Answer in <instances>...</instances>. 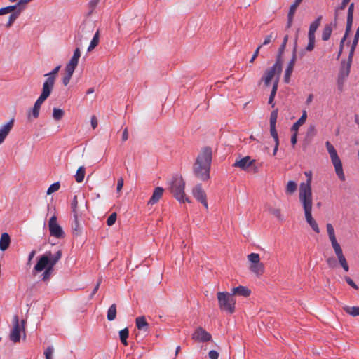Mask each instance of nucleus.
I'll list each match as a JSON object with an SVG mask.
<instances>
[{"mask_svg": "<svg viewBox=\"0 0 359 359\" xmlns=\"http://www.w3.org/2000/svg\"><path fill=\"white\" fill-rule=\"evenodd\" d=\"M278 118V109L273 110L270 115V126L276 124Z\"/></svg>", "mask_w": 359, "mask_h": 359, "instance_id": "nucleus-47", "label": "nucleus"}, {"mask_svg": "<svg viewBox=\"0 0 359 359\" xmlns=\"http://www.w3.org/2000/svg\"><path fill=\"white\" fill-rule=\"evenodd\" d=\"M123 178H120L118 180V182H117V191H120L121 190V189L123 188Z\"/></svg>", "mask_w": 359, "mask_h": 359, "instance_id": "nucleus-63", "label": "nucleus"}, {"mask_svg": "<svg viewBox=\"0 0 359 359\" xmlns=\"http://www.w3.org/2000/svg\"><path fill=\"white\" fill-rule=\"evenodd\" d=\"M333 27H334V25H332V23L327 24L325 25L323 30L322 32V40L323 41H326L329 40L330 35L332 34Z\"/></svg>", "mask_w": 359, "mask_h": 359, "instance_id": "nucleus-28", "label": "nucleus"}, {"mask_svg": "<svg viewBox=\"0 0 359 359\" xmlns=\"http://www.w3.org/2000/svg\"><path fill=\"white\" fill-rule=\"evenodd\" d=\"M59 255L58 261L61 259L62 251L61 250H57L54 254H52L50 251L46 252L42 256H41L35 265L34 270L36 272H41L45 270L49 266H51L52 261Z\"/></svg>", "mask_w": 359, "mask_h": 359, "instance_id": "nucleus-7", "label": "nucleus"}, {"mask_svg": "<svg viewBox=\"0 0 359 359\" xmlns=\"http://www.w3.org/2000/svg\"><path fill=\"white\" fill-rule=\"evenodd\" d=\"M219 307L222 311L228 313L235 311L236 299L231 293L228 292H218L217 294Z\"/></svg>", "mask_w": 359, "mask_h": 359, "instance_id": "nucleus-5", "label": "nucleus"}, {"mask_svg": "<svg viewBox=\"0 0 359 359\" xmlns=\"http://www.w3.org/2000/svg\"><path fill=\"white\" fill-rule=\"evenodd\" d=\"M53 351L54 349L53 346H50L47 347L44 351V355L46 357V359H52Z\"/></svg>", "mask_w": 359, "mask_h": 359, "instance_id": "nucleus-49", "label": "nucleus"}, {"mask_svg": "<svg viewBox=\"0 0 359 359\" xmlns=\"http://www.w3.org/2000/svg\"><path fill=\"white\" fill-rule=\"evenodd\" d=\"M136 326L138 330L144 332H147L149 330V324L146 320L144 316H139L135 319Z\"/></svg>", "mask_w": 359, "mask_h": 359, "instance_id": "nucleus-23", "label": "nucleus"}, {"mask_svg": "<svg viewBox=\"0 0 359 359\" xmlns=\"http://www.w3.org/2000/svg\"><path fill=\"white\" fill-rule=\"evenodd\" d=\"M101 282H102V279L101 278H99V280H97V283L96 284V285L95 286L93 290L92 291V292L90 293V296H89V298L90 299H92L94 295L96 294V292H97V290H99V287H100V285L101 284Z\"/></svg>", "mask_w": 359, "mask_h": 359, "instance_id": "nucleus-56", "label": "nucleus"}, {"mask_svg": "<svg viewBox=\"0 0 359 359\" xmlns=\"http://www.w3.org/2000/svg\"><path fill=\"white\" fill-rule=\"evenodd\" d=\"M270 133L275 142H279L278 133L276 129V125L270 126Z\"/></svg>", "mask_w": 359, "mask_h": 359, "instance_id": "nucleus-51", "label": "nucleus"}, {"mask_svg": "<svg viewBox=\"0 0 359 359\" xmlns=\"http://www.w3.org/2000/svg\"><path fill=\"white\" fill-rule=\"evenodd\" d=\"M58 257L59 255L52 261L51 266H49L47 269H45L44 272L42 274V280L46 281L49 280L52 271L53 270V266L57 264L58 262Z\"/></svg>", "mask_w": 359, "mask_h": 359, "instance_id": "nucleus-26", "label": "nucleus"}, {"mask_svg": "<svg viewBox=\"0 0 359 359\" xmlns=\"http://www.w3.org/2000/svg\"><path fill=\"white\" fill-rule=\"evenodd\" d=\"M305 176L307 177L306 182H302L299 186V199L304 210L306 222L311 229L317 233H320V229L316 221L312 216L313 209V194L311 189L312 172L306 171Z\"/></svg>", "mask_w": 359, "mask_h": 359, "instance_id": "nucleus-1", "label": "nucleus"}, {"mask_svg": "<svg viewBox=\"0 0 359 359\" xmlns=\"http://www.w3.org/2000/svg\"><path fill=\"white\" fill-rule=\"evenodd\" d=\"M231 294H233V297L234 295L238 294L240 296L247 297L250 296V294H251V291L248 287L240 285L238 287H233L232 289Z\"/></svg>", "mask_w": 359, "mask_h": 359, "instance_id": "nucleus-22", "label": "nucleus"}, {"mask_svg": "<svg viewBox=\"0 0 359 359\" xmlns=\"http://www.w3.org/2000/svg\"><path fill=\"white\" fill-rule=\"evenodd\" d=\"M184 187L185 182L182 177H174L170 184V190L177 201L189 203V200L184 193Z\"/></svg>", "mask_w": 359, "mask_h": 359, "instance_id": "nucleus-4", "label": "nucleus"}, {"mask_svg": "<svg viewBox=\"0 0 359 359\" xmlns=\"http://www.w3.org/2000/svg\"><path fill=\"white\" fill-rule=\"evenodd\" d=\"M72 210L73 212V215H80L82 214L81 211H80L78 208V200H77V196H74V198L72 202Z\"/></svg>", "mask_w": 359, "mask_h": 359, "instance_id": "nucleus-38", "label": "nucleus"}, {"mask_svg": "<svg viewBox=\"0 0 359 359\" xmlns=\"http://www.w3.org/2000/svg\"><path fill=\"white\" fill-rule=\"evenodd\" d=\"M116 317V305L113 304L107 311V319L109 321L114 320Z\"/></svg>", "mask_w": 359, "mask_h": 359, "instance_id": "nucleus-34", "label": "nucleus"}, {"mask_svg": "<svg viewBox=\"0 0 359 359\" xmlns=\"http://www.w3.org/2000/svg\"><path fill=\"white\" fill-rule=\"evenodd\" d=\"M344 309L347 313H348L353 316H359V307L358 306H346L344 308Z\"/></svg>", "mask_w": 359, "mask_h": 359, "instance_id": "nucleus-37", "label": "nucleus"}, {"mask_svg": "<svg viewBox=\"0 0 359 359\" xmlns=\"http://www.w3.org/2000/svg\"><path fill=\"white\" fill-rule=\"evenodd\" d=\"M45 100H46L41 99V97H39V98L35 102L34 107L32 108V116L34 118H37L39 117L41 106L44 102Z\"/></svg>", "mask_w": 359, "mask_h": 359, "instance_id": "nucleus-27", "label": "nucleus"}, {"mask_svg": "<svg viewBox=\"0 0 359 359\" xmlns=\"http://www.w3.org/2000/svg\"><path fill=\"white\" fill-rule=\"evenodd\" d=\"M278 36V34L277 33H275L273 32H271L270 34H269L268 36H266L265 38H264V42L262 43L261 46V47L262 46H266V45H268L269 43H270L271 41H274Z\"/></svg>", "mask_w": 359, "mask_h": 359, "instance_id": "nucleus-40", "label": "nucleus"}, {"mask_svg": "<svg viewBox=\"0 0 359 359\" xmlns=\"http://www.w3.org/2000/svg\"><path fill=\"white\" fill-rule=\"evenodd\" d=\"M309 43L306 48V50L312 51L315 47V37H308Z\"/></svg>", "mask_w": 359, "mask_h": 359, "instance_id": "nucleus-48", "label": "nucleus"}, {"mask_svg": "<svg viewBox=\"0 0 359 359\" xmlns=\"http://www.w3.org/2000/svg\"><path fill=\"white\" fill-rule=\"evenodd\" d=\"M326 262L330 268L334 269L337 266V262L334 257H330L326 259Z\"/></svg>", "mask_w": 359, "mask_h": 359, "instance_id": "nucleus-53", "label": "nucleus"}, {"mask_svg": "<svg viewBox=\"0 0 359 359\" xmlns=\"http://www.w3.org/2000/svg\"><path fill=\"white\" fill-rule=\"evenodd\" d=\"M73 220L71 224L72 233L74 236H80L83 229V214L73 215Z\"/></svg>", "mask_w": 359, "mask_h": 359, "instance_id": "nucleus-14", "label": "nucleus"}, {"mask_svg": "<svg viewBox=\"0 0 359 359\" xmlns=\"http://www.w3.org/2000/svg\"><path fill=\"white\" fill-rule=\"evenodd\" d=\"M295 62H296V53H295V50H294L293 53L292 59L290 60V62L288 63L287 67L285 71L284 81L286 83H288L290 82V76L293 72Z\"/></svg>", "mask_w": 359, "mask_h": 359, "instance_id": "nucleus-18", "label": "nucleus"}, {"mask_svg": "<svg viewBox=\"0 0 359 359\" xmlns=\"http://www.w3.org/2000/svg\"><path fill=\"white\" fill-rule=\"evenodd\" d=\"M270 212L277 217L280 221L283 220V215L281 214V210L278 208H271L270 209Z\"/></svg>", "mask_w": 359, "mask_h": 359, "instance_id": "nucleus-45", "label": "nucleus"}, {"mask_svg": "<svg viewBox=\"0 0 359 359\" xmlns=\"http://www.w3.org/2000/svg\"><path fill=\"white\" fill-rule=\"evenodd\" d=\"M344 279H345L346 282L347 283V284L349 285L351 287H352L353 288H354L355 290L358 289V285L353 282V280L350 277L345 276Z\"/></svg>", "mask_w": 359, "mask_h": 359, "instance_id": "nucleus-58", "label": "nucleus"}, {"mask_svg": "<svg viewBox=\"0 0 359 359\" xmlns=\"http://www.w3.org/2000/svg\"><path fill=\"white\" fill-rule=\"evenodd\" d=\"M25 320H21V324L19 323L18 316H15L13 319V328L10 333V339L14 343L20 341V332L22 331L25 333Z\"/></svg>", "mask_w": 359, "mask_h": 359, "instance_id": "nucleus-11", "label": "nucleus"}, {"mask_svg": "<svg viewBox=\"0 0 359 359\" xmlns=\"http://www.w3.org/2000/svg\"><path fill=\"white\" fill-rule=\"evenodd\" d=\"M353 57H348V60H343L341 62V66L337 78V85L339 90H343V87L345 81L348 78L351 71V67L352 63Z\"/></svg>", "mask_w": 359, "mask_h": 359, "instance_id": "nucleus-9", "label": "nucleus"}, {"mask_svg": "<svg viewBox=\"0 0 359 359\" xmlns=\"http://www.w3.org/2000/svg\"><path fill=\"white\" fill-rule=\"evenodd\" d=\"M81 57V51L79 48H76L75 50L74 51V54L69 61V62L67 64L66 67H68L69 69H72L73 70H75L76 67L78 65L79 58Z\"/></svg>", "mask_w": 359, "mask_h": 359, "instance_id": "nucleus-20", "label": "nucleus"}, {"mask_svg": "<svg viewBox=\"0 0 359 359\" xmlns=\"http://www.w3.org/2000/svg\"><path fill=\"white\" fill-rule=\"evenodd\" d=\"M60 69V65L55 67L50 72L46 74L44 76L47 79H52L53 81L55 82L56 76L58 74V72Z\"/></svg>", "mask_w": 359, "mask_h": 359, "instance_id": "nucleus-41", "label": "nucleus"}, {"mask_svg": "<svg viewBox=\"0 0 359 359\" xmlns=\"http://www.w3.org/2000/svg\"><path fill=\"white\" fill-rule=\"evenodd\" d=\"M54 84L55 81H53L52 79L46 78L45 82L43 84L42 92L39 97L46 100L50 96L53 89Z\"/></svg>", "mask_w": 359, "mask_h": 359, "instance_id": "nucleus-16", "label": "nucleus"}, {"mask_svg": "<svg viewBox=\"0 0 359 359\" xmlns=\"http://www.w3.org/2000/svg\"><path fill=\"white\" fill-rule=\"evenodd\" d=\"M302 1L303 0H295L294 3L292 5H291L289 11H292L293 13H295L297 7Z\"/></svg>", "mask_w": 359, "mask_h": 359, "instance_id": "nucleus-59", "label": "nucleus"}, {"mask_svg": "<svg viewBox=\"0 0 359 359\" xmlns=\"http://www.w3.org/2000/svg\"><path fill=\"white\" fill-rule=\"evenodd\" d=\"M86 175V168L84 166H80L76 170L75 175V180L78 183H81L83 181Z\"/></svg>", "mask_w": 359, "mask_h": 359, "instance_id": "nucleus-30", "label": "nucleus"}, {"mask_svg": "<svg viewBox=\"0 0 359 359\" xmlns=\"http://www.w3.org/2000/svg\"><path fill=\"white\" fill-rule=\"evenodd\" d=\"M358 41L353 39V41L352 42L351 47V50H350V52H349V55H348V56L350 57H353L354 52L355 50V48H356V46L358 45Z\"/></svg>", "mask_w": 359, "mask_h": 359, "instance_id": "nucleus-55", "label": "nucleus"}, {"mask_svg": "<svg viewBox=\"0 0 359 359\" xmlns=\"http://www.w3.org/2000/svg\"><path fill=\"white\" fill-rule=\"evenodd\" d=\"M100 1V0H90V2L88 3V6L90 8V11L88 13L89 14H91L93 12V11L97 7V6Z\"/></svg>", "mask_w": 359, "mask_h": 359, "instance_id": "nucleus-50", "label": "nucleus"}, {"mask_svg": "<svg viewBox=\"0 0 359 359\" xmlns=\"http://www.w3.org/2000/svg\"><path fill=\"white\" fill-rule=\"evenodd\" d=\"M255 160H252L250 156H245L241 159H236L233 164V167L239 168L243 170H246L250 166L252 165Z\"/></svg>", "mask_w": 359, "mask_h": 359, "instance_id": "nucleus-17", "label": "nucleus"}, {"mask_svg": "<svg viewBox=\"0 0 359 359\" xmlns=\"http://www.w3.org/2000/svg\"><path fill=\"white\" fill-rule=\"evenodd\" d=\"M212 155L211 148L204 147L201 151L194 165V175L202 181H206L210 178Z\"/></svg>", "mask_w": 359, "mask_h": 359, "instance_id": "nucleus-2", "label": "nucleus"}, {"mask_svg": "<svg viewBox=\"0 0 359 359\" xmlns=\"http://www.w3.org/2000/svg\"><path fill=\"white\" fill-rule=\"evenodd\" d=\"M14 119H11L6 124L4 125L0 128V144L3 143L6 136L8 135L10 131L13 127Z\"/></svg>", "mask_w": 359, "mask_h": 359, "instance_id": "nucleus-19", "label": "nucleus"}, {"mask_svg": "<svg viewBox=\"0 0 359 359\" xmlns=\"http://www.w3.org/2000/svg\"><path fill=\"white\" fill-rule=\"evenodd\" d=\"M306 118H307L306 111H304L301 117L292 126V128H291L292 131L297 132L299 128L305 123Z\"/></svg>", "mask_w": 359, "mask_h": 359, "instance_id": "nucleus-29", "label": "nucleus"}, {"mask_svg": "<svg viewBox=\"0 0 359 359\" xmlns=\"http://www.w3.org/2000/svg\"><path fill=\"white\" fill-rule=\"evenodd\" d=\"M11 243L10 236L7 233H3L0 238V250L5 251L9 247Z\"/></svg>", "mask_w": 359, "mask_h": 359, "instance_id": "nucleus-25", "label": "nucleus"}, {"mask_svg": "<svg viewBox=\"0 0 359 359\" xmlns=\"http://www.w3.org/2000/svg\"><path fill=\"white\" fill-rule=\"evenodd\" d=\"M297 188V184L294 181H289L286 187V193L292 194L295 192Z\"/></svg>", "mask_w": 359, "mask_h": 359, "instance_id": "nucleus-39", "label": "nucleus"}, {"mask_svg": "<svg viewBox=\"0 0 359 359\" xmlns=\"http://www.w3.org/2000/svg\"><path fill=\"white\" fill-rule=\"evenodd\" d=\"M325 146L330 154L332 163L334 167L336 175H337L340 180L344 181L346 177L344 173L342 163L337 154L336 149L329 141H327L325 142Z\"/></svg>", "mask_w": 359, "mask_h": 359, "instance_id": "nucleus-6", "label": "nucleus"}, {"mask_svg": "<svg viewBox=\"0 0 359 359\" xmlns=\"http://www.w3.org/2000/svg\"><path fill=\"white\" fill-rule=\"evenodd\" d=\"M249 262V269L257 277L262 276L265 271L264 264L260 262L259 255L258 253H250L248 255Z\"/></svg>", "mask_w": 359, "mask_h": 359, "instance_id": "nucleus-8", "label": "nucleus"}, {"mask_svg": "<svg viewBox=\"0 0 359 359\" xmlns=\"http://www.w3.org/2000/svg\"><path fill=\"white\" fill-rule=\"evenodd\" d=\"M353 13H354V4L351 3L348 6L347 15L353 16Z\"/></svg>", "mask_w": 359, "mask_h": 359, "instance_id": "nucleus-64", "label": "nucleus"}, {"mask_svg": "<svg viewBox=\"0 0 359 359\" xmlns=\"http://www.w3.org/2000/svg\"><path fill=\"white\" fill-rule=\"evenodd\" d=\"M287 41H288V35H286V36H285V37L283 39V43L281 44L280 47L279 48V55H280L283 53Z\"/></svg>", "mask_w": 359, "mask_h": 359, "instance_id": "nucleus-57", "label": "nucleus"}, {"mask_svg": "<svg viewBox=\"0 0 359 359\" xmlns=\"http://www.w3.org/2000/svg\"><path fill=\"white\" fill-rule=\"evenodd\" d=\"M353 21V16L347 15L346 27V31H345L346 34H349V33L351 30Z\"/></svg>", "mask_w": 359, "mask_h": 359, "instance_id": "nucleus-44", "label": "nucleus"}, {"mask_svg": "<svg viewBox=\"0 0 359 359\" xmlns=\"http://www.w3.org/2000/svg\"><path fill=\"white\" fill-rule=\"evenodd\" d=\"M277 89H278V79H276L274 81L273 86L272 88L271 95L269 98V104H272V107H274V104H273V102L274 100V97L276 96Z\"/></svg>", "mask_w": 359, "mask_h": 359, "instance_id": "nucleus-36", "label": "nucleus"}, {"mask_svg": "<svg viewBox=\"0 0 359 359\" xmlns=\"http://www.w3.org/2000/svg\"><path fill=\"white\" fill-rule=\"evenodd\" d=\"M74 72V70L65 67V74L62 79V83L65 86L69 84Z\"/></svg>", "mask_w": 359, "mask_h": 359, "instance_id": "nucleus-32", "label": "nucleus"}, {"mask_svg": "<svg viewBox=\"0 0 359 359\" xmlns=\"http://www.w3.org/2000/svg\"><path fill=\"white\" fill-rule=\"evenodd\" d=\"M343 10L344 9L340 8V6H338L335 10L334 22H332V25H334V27H336L337 25V20H338V18L339 16V12H340V11H343Z\"/></svg>", "mask_w": 359, "mask_h": 359, "instance_id": "nucleus-54", "label": "nucleus"}, {"mask_svg": "<svg viewBox=\"0 0 359 359\" xmlns=\"http://www.w3.org/2000/svg\"><path fill=\"white\" fill-rule=\"evenodd\" d=\"M322 16L320 15L309 26L308 37H315V33L320 25Z\"/></svg>", "mask_w": 359, "mask_h": 359, "instance_id": "nucleus-24", "label": "nucleus"}, {"mask_svg": "<svg viewBox=\"0 0 359 359\" xmlns=\"http://www.w3.org/2000/svg\"><path fill=\"white\" fill-rule=\"evenodd\" d=\"M192 194H193V196H194V198L197 201L201 202L206 209L208 208L206 194L204 191V190L203 189L201 184H199L196 185L193 188Z\"/></svg>", "mask_w": 359, "mask_h": 359, "instance_id": "nucleus-13", "label": "nucleus"}, {"mask_svg": "<svg viewBox=\"0 0 359 359\" xmlns=\"http://www.w3.org/2000/svg\"><path fill=\"white\" fill-rule=\"evenodd\" d=\"M294 13H293L292 11H289L288 19H287V27L288 28H290L292 26Z\"/></svg>", "mask_w": 359, "mask_h": 359, "instance_id": "nucleus-60", "label": "nucleus"}, {"mask_svg": "<svg viewBox=\"0 0 359 359\" xmlns=\"http://www.w3.org/2000/svg\"><path fill=\"white\" fill-rule=\"evenodd\" d=\"M117 217L116 213L114 212L107 219V224L108 226H112L116 222Z\"/></svg>", "mask_w": 359, "mask_h": 359, "instance_id": "nucleus-52", "label": "nucleus"}, {"mask_svg": "<svg viewBox=\"0 0 359 359\" xmlns=\"http://www.w3.org/2000/svg\"><path fill=\"white\" fill-rule=\"evenodd\" d=\"M326 229L332 247L334 251L340 266L342 267L344 271L348 272L349 271V266L345 256L344 255L341 247L337 240L333 226L330 223H327L326 224Z\"/></svg>", "mask_w": 359, "mask_h": 359, "instance_id": "nucleus-3", "label": "nucleus"}, {"mask_svg": "<svg viewBox=\"0 0 359 359\" xmlns=\"http://www.w3.org/2000/svg\"><path fill=\"white\" fill-rule=\"evenodd\" d=\"M163 189L158 187L155 188L151 197L150 198L148 204L154 205L159 201L163 194Z\"/></svg>", "mask_w": 359, "mask_h": 359, "instance_id": "nucleus-21", "label": "nucleus"}, {"mask_svg": "<svg viewBox=\"0 0 359 359\" xmlns=\"http://www.w3.org/2000/svg\"><path fill=\"white\" fill-rule=\"evenodd\" d=\"M211 338V334L202 327H198L192 334V339L196 342H207Z\"/></svg>", "mask_w": 359, "mask_h": 359, "instance_id": "nucleus-15", "label": "nucleus"}, {"mask_svg": "<svg viewBox=\"0 0 359 359\" xmlns=\"http://www.w3.org/2000/svg\"><path fill=\"white\" fill-rule=\"evenodd\" d=\"M60 183L59 182H55L52 184L47 190V194H51L53 192L57 191L60 189Z\"/></svg>", "mask_w": 359, "mask_h": 359, "instance_id": "nucleus-46", "label": "nucleus"}, {"mask_svg": "<svg viewBox=\"0 0 359 359\" xmlns=\"http://www.w3.org/2000/svg\"><path fill=\"white\" fill-rule=\"evenodd\" d=\"M208 356L210 359H218L219 353L217 351L211 350L208 353Z\"/></svg>", "mask_w": 359, "mask_h": 359, "instance_id": "nucleus-61", "label": "nucleus"}, {"mask_svg": "<svg viewBox=\"0 0 359 359\" xmlns=\"http://www.w3.org/2000/svg\"><path fill=\"white\" fill-rule=\"evenodd\" d=\"M50 234L56 238H63L65 236L62 228L58 224L57 217L53 215L48 222Z\"/></svg>", "mask_w": 359, "mask_h": 359, "instance_id": "nucleus-12", "label": "nucleus"}, {"mask_svg": "<svg viewBox=\"0 0 359 359\" xmlns=\"http://www.w3.org/2000/svg\"><path fill=\"white\" fill-rule=\"evenodd\" d=\"M282 72V63L278 58L276 63L265 72V75L263 77L264 81V83L266 86H269L271 83V80L276 77L275 80L278 79V82L279 81V77Z\"/></svg>", "mask_w": 359, "mask_h": 359, "instance_id": "nucleus-10", "label": "nucleus"}, {"mask_svg": "<svg viewBox=\"0 0 359 359\" xmlns=\"http://www.w3.org/2000/svg\"><path fill=\"white\" fill-rule=\"evenodd\" d=\"M64 116V111L57 108H54L53 111V117L55 120L59 121L60 120L62 116Z\"/></svg>", "mask_w": 359, "mask_h": 359, "instance_id": "nucleus-42", "label": "nucleus"}, {"mask_svg": "<svg viewBox=\"0 0 359 359\" xmlns=\"http://www.w3.org/2000/svg\"><path fill=\"white\" fill-rule=\"evenodd\" d=\"M18 11L17 5H11L4 8H0V15H5L9 13H15Z\"/></svg>", "mask_w": 359, "mask_h": 359, "instance_id": "nucleus-33", "label": "nucleus"}, {"mask_svg": "<svg viewBox=\"0 0 359 359\" xmlns=\"http://www.w3.org/2000/svg\"><path fill=\"white\" fill-rule=\"evenodd\" d=\"M99 38H100V31L97 30L93 39L90 41V43L88 48V51H92L99 43Z\"/></svg>", "mask_w": 359, "mask_h": 359, "instance_id": "nucleus-31", "label": "nucleus"}, {"mask_svg": "<svg viewBox=\"0 0 359 359\" xmlns=\"http://www.w3.org/2000/svg\"><path fill=\"white\" fill-rule=\"evenodd\" d=\"M261 48V46H258L257 48L255 50V53H253L251 59L250 60V63H253L255 60L257 58V57L259 55V50Z\"/></svg>", "mask_w": 359, "mask_h": 359, "instance_id": "nucleus-62", "label": "nucleus"}, {"mask_svg": "<svg viewBox=\"0 0 359 359\" xmlns=\"http://www.w3.org/2000/svg\"><path fill=\"white\" fill-rule=\"evenodd\" d=\"M129 331L128 328H124L119 332L120 340L124 346L128 345L127 339Z\"/></svg>", "mask_w": 359, "mask_h": 359, "instance_id": "nucleus-35", "label": "nucleus"}, {"mask_svg": "<svg viewBox=\"0 0 359 359\" xmlns=\"http://www.w3.org/2000/svg\"><path fill=\"white\" fill-rule=\"evenodd\" d=\"M20 15V13L17 11L15 13H12L11 15L9 16L8 21L6 24L7 27H10L13 22L16 20V19L19 17Z\"/></svg>", "mask_w": 359, "mask_h": 359, "instance_id": "nucleus-43", "label": "nucleus"}]
</instances>
